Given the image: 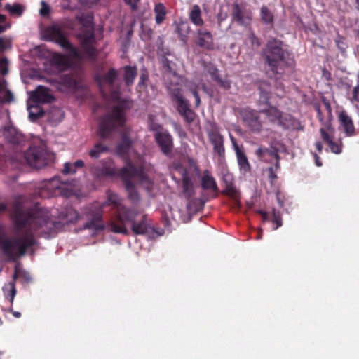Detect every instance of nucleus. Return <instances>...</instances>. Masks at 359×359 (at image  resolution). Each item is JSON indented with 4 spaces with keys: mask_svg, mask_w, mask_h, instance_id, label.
<instances>
[{
    "mask_svg": "<svg viewBox=\"0 0 359 359\" xmlns=\"http://www.w3.org/2000/svg\"><path fill=\"white\" fill-rule=\"evenodd\" d=\"M211 74L212 78L216 81L222 88L225 90H229L231 88V82L227 79H222L219 78L217 73V69H214Z\"/></svg>",
    "mask_w": 359,
    "mask_h": 359,
    "instance_id": "34",
    "label": "nucleus"
},
{
    "mask_svg": "<svg viewBox=\"0 0 359 359\" xmlns=\"http://www.w3.org/2000/svg\"><path fill=\"white\" fill-rule=\"evenodd\" d=\"M187 87L189 89V90L191 91V89L192 88H196V90H197V86L191 83H189L188 85H187Z\"/></svg>",
    "mask_w": 359,
    "mask_h": 359,
    "instance_id": "62",
    "label": "nucleus"
},
{
    "mask_svg": "<svg viewBox=\"0 0 359 359\" xmlns=\"http://www.w3.org/2000/svg\"><path fill=\"white\" fill-rule=\"evenodd\" d=\"M108 150L107 147L101 144H97L95 147L89 151V155L93 158H97L102 153H104Z\"/></svg>",
    "mask_w": 359,
    "mask_h": 359,
    "instance_id": "37",
    "label": "nucleus"
},
{
    "mask_svg": "<svg viewBox=\"0 0 359 359\" xmlns=\"http://www.w3.org/2000/svg\"><path fill=\"white\" fill-rule=\"evenodd\" d=\"M267 120L272 123H277L284 128L292 125V118L290 115L284 114L276 107L270 106L267 109L261 110Z\"/></svg>",
    "mask_w": 359,
    "mask_h": 359,
    "instance_id": "8",
    "label": "nucleus"
},
{
    "mask_svg": "<svg viewBox=\"0 0 359 359\" xmlns=\"http://www.w3.org/2000/svg\"><path fill=\"white\" fill-rule=\"evenodd\" d=\"M209 139L213 144V149L219 156L224 154L223 137L217 131L212 130L209 133Z\"/></svg>",
    "mask_w": 359,
    "mask_h": 359,
    "instance_id": "18",
    "label": "nucleus"
},
{
    "mask_svg": "<svg viewBox=\"0 0 359 359\" xmlns=\"http://www.w3.org/2000/svg\"><path fill=\"white\" fill-rule=\"evenodd\" d=\"M155 20L157 24H161L166 15L165 8L161 3L157 4L154 7Z\"/></svg>",
    "mask_w": 359,
    "mask_h": 359,
    "instance_id": "30",
    "label": "nucleus"
},
{
    "mask_svg": "<svg viewBox=\"0 0 359 359\" xmlns=\"http://www.w3.org/2000/svg\"><path fill=\"white\" fill-rule=\"evenodd\" d=\"M10 311L13 313V316L15 318H20L21 316V313L18 311H15L12 309H10Z\"/></svg>",
    "mask_w": 359,
    "mask_h": 359,
    "instance_id": "59",
    "label": "nucleus"
},
{
    "mask_svg": "<svg viewBox=\"0 0 359 359\" xmlns=\"http://www.w3.org/2000/svg\"><path fill=\"white\" fill-rule=\"evenodd\" d=\"M231 140L233 147L236 154L237 161L240 168V170L243 173L245 174L250 170V165L248 161L247 156H245V153L240 149L233 137H231Z\"/></svg>",
    "mask_w": 359,
    "mask_h": 359,
    "instance_id": "14",
    "label": "nucleus"
},
{
    "mask_svg": "<svg viewBox=\"0 0 359 359\" xmlns=\"http://www.w3.org/2000/svg\"><path fill=\"white\" fill-rule=\"evenodd\" d=\"M330 151L336 154H341L342 151V147L343 144L341 140L339 141V142H334L333 140H331L330 142H327Z\"/></svg>",
    "mask_w": 359,
    "mask_h": 359,
    "instance_id": "38",
    "label": "nucleus"
},
{
    "mask_svg": "<svg viewBox=\"0 0 359 359\" xmlns=\"http://www.w3.org/2000/svg\"><path fill=\"white\" fill-rule=\"evenodd\" d=\"M177 32L180 38V40L186 43L187 36L191 31L190 26L187 22L182 21L177 24Z\"/></svg>",
    "mask_w": 359,
    "mask_h": 359,
    "instance_id": "25",
    "label": "nucleus"
},
{
    "mask_svg": "<svg viewBox=\"0 0 359 359\" xmlns=\"http://www.w3.org/2000/svg\"><path fill=\"white\" fill-rule=\"evenodd\" d=\"M132 224V230L136 234H144L147 231V224L144 219L141 220L138 223H133Z\"/></svg>",
    "mask_w": 359,
    "mask_h": 359,
    "instance_id": "33",
    "label": "nucleus"
},
{
    "mask_svg": "<svg viewBox=\"0 0 359 359\" xmlns=\"http://www.w3.org/2000/svg\"><path fill=\"white\" fill-rule=\"evenodd\" d=\"M178 102L177 110L179 113L184 118L186 121L190 123L194 118V113L189 108L188 104L184 100L182 95L175 97Z\"/></svg>",
    "mask_w": 359,
    "mask_h": 359,
    "instance_id": "16",
    "label": "nucleus"
},
{
    "mask_svg": "<svg viewBox=\"0 0 359 359\" xmlns=\"http://www.w3.org/2000/svg\"><path fill=\"white\" fill-rule=\"evenodd\" d=\"M8 27L9 25L4 26L0 25V33L4 32Z\"/></svg>",
    "mask_w": 359,
    "mask_h": 359,
    "instance_id": "64",
    "label": "nucleus"
},
{
    "mask_svg": "<svg viewBox=\"0 0 359 359\" xmlns=\"http://www.w3.org/2000/svg\"><path fill=\"white\" fill-rule=\"evenodd\" d=\"M189 16L194 25L196 26L203 25L204 21L201 17V10L198 5L195 4L191 7Z\"/></svg>",
    "mask_w": 359,
    "mask_h": 359,
    "instance_id": "23",
    "label": "nucleus"
},
{
    "mask_svg": "<svg viewBox=\"0 0 359 359\" xmlns=\"http://www.w3.org/2000/svg\"><path fill=\"white\" fill-rule=\"evenodd\" d=\"M45 37L47 40L58 43L62 48L68 50L70 55L74 58H80V53L68 41L61 28L54 25L45 30Z\"/></svg>",
    "mask_w": 359,
    "mask_h": 359,
    "instance_id": "4",
    "label": "nucleus"
},
{
    "mask_svg": "<svg viewBox=\"0 0 359 359\" xmlns=\"http://www.w3.org/2000/svg\"><path fill=\"white\" fill-rule=\"evenodd\" d=\"M12 217L16 231L12 238L1 241L5 255L12 259L23 256L27 250L36 244L35 235L43 225L48 224V212L45 208H34L29 211L20 201L13 204Z\"/></svg>",
    "mask_w": 359,
    "mask_h": 359,
    "instance_id": "1",
    "label": "nucleus"
},
{
    "mask_svg": "<svg viewBox=\"0 0 359 359\" xmlns=\"http://www.w3.org/2000/svg\"><path fill=\"white\" fill-rule=\"evenodd\" d=\"M260 16L262 20L266 23H272L273 20V15L271 11L266 6H262L260 10Z\"/></svg>",
    "mask_w": 359,
    "mask_h": 359,
    "instance_id": "35",
    "label": "nucleus"
},
{
    "mask_svg": "<svg viewBox=\"0 0 359 359\" xmlns=\"http://www.w3.org/2000/svg\"><path fill=\"white\" fill-rule=\"evenodd\" d=\"M121 177L125 184L130 201L135 204L140 199L139 194L135 189L134 182H143L146 179L142 169L137 170L134 165L128 163L121 171Z\"/></svg>",
    "mask_w": 359,
    "mask_h": 359,
    "instance_id": "3",
    "label": "nucleus"
},
{
    "mask_svg": "<svg viewBox=\"0 0 359 359\" xmlns=\"http://www.w3.org/2000/svg\"><path fill=\"white\" fill-rule=\"evenodd\" d=\"M224 193L234 199H237L239 195V192L233 184L225 187Z\"/></svg>",
    "mask_w": 359,
    "mask_h": 359,
    "instance_id": "40",
    "label": "nucleus"
},
{
    "mask_svg": "<svg viewBox=\"0 0 359 359\" xmlns=\"http://www.w3.org/2000/svg\"><path fill=\"white\" fill-rule=\"evenodd\" d=\"M223 182L225 187L233 184V178L231 174L227 172L223 175Z\"/></svg>",
    "mask_w": 359,
    "mask_h": 359,
    "instance_id": "49",
    "label": "nucleus"
},
{
    "mask_svg": "<svg viewBox=\"0 0 359 359\" xmlns=\"http://www.w3.org/2000/svg\"><path fill=\"white\" fill-rule=\"evenodd\" d=\"M191 92L193 94L194 97H195L196 106L198 107L200 104V102H201V100H200V97H199V95H198L197 90H196V88H193V89L191 88Z\"/></svg>",
    "mask_w": 359,
    "mask_h": 359,
    "instance_id": "51",
    "label": "nucleus"
},
{
    "mask_svg": "<svg viewBox=\"0 0 359 359\" xmlns=\"http://www.w3.org/2000/svg\"><path fill=\"white\" fill-rule=\"evenodd\" d=\"M13 100L12 93L6 88V81H0V102H10Z\"/></svg>",
    "mask_w": 359,
    "mask_h": 359,
    "instance_id": "26",
    "label": "nucleus"
},
{
    "mask_svg": "<svg viewBox=\"0 0 359 359\" xmlns=\"http://www.w3.org/2000/svg\"><path fill=\"white\" fill-rule=\"evenodd\" d=\"M155 138L163 153L168 154L171 151L172 140L170 134L166 132L156 133Z\"/></svg>",
    "mask_w": 359,
    "mask_h": 359,
    "instance_id": "17",
    "label": "nucleus"
},
{
    "mask_svg": "<svg viewBox=\"0 0 359 359\" xmlns=\"http://www.w3.org/2000/svg\"><path fill=\"white\" fill-rule=\"evenodd\" d=\"M6 210V205L5 203L0 201V212L4 211Z\"/></svg>",
    "mask_w": 359,
    "mask_h": 359,
    "instance_id": "61",
    "label": "nucleus"
},
{
    "mask_svg": "<svg viewBox=\"0 0 359 359\" xmlns=\"http://www.w3.org/2000/svg\"><path fill=\"white\" fill-rule=\"evenodd\" d=\"M5 8H6V9H7L11 13V14H18V15H20L22 13V8L18 4H13V5H11L9 4H7L5 6Z\"/></svg>",
    "mask_w": 359,
    "mask_h": 359,
    "instance_id": "41",
    "label": "nucleus"
},
{
    "mask_svg": "<svg viewBox=\"0 0 359 359\" xmlns=\"http://www.w3.org/2000/svg\"><path fill=\"white\" fill-rule=\"evenodd\" d=\"M111 231L115 233H120L123 234H127L128 230L123 226L117 225L114 223L111 224Z\"/></svg>",
    "mask_w": 359,
    "mask_h": 359,
    "instance_id": "44",
    "label": "nucleus"
},
{
    "mask_svg": "<svg viewBox=\"0 0 359 359\" xmlns=\"http://www.w3.org/2000/svg\"><path fill=\"white\" fill-rule=\"evenodd\" d=\"M72 164L73 167H74L75 169L76 170V168H82L84 165V162L82 160H78Z\"/></svg>",
    "mask_w": 359,
    "mask_h": 359,
    "instance_id": "54",
    "label": "nucleus"
},
{
    "mask_svg": "<svg viewBox=\"0 0 359 359\" xmlns=\"http://www.w3.org/2000/svg\"><path fill=\"white\" fill-rule=\"evenodd\" d=\"M63 173L65 174H74L76 172V169L70 163H66L64 165Z\"/></svg>",
    "mask_w": 359,
    "mask_h": 359,
    "instance_id": "48",
    "label": "nucleus"
},
{
    "mask_svg": "<svg viewBox=\"0 0 359 359\" xmlns=\"http://www.w3.org/2000/svg\"><path fill=\"white\" fill-rule=\"evenodd\" d=\"M241 116L243 121L255 133H259L262 129V123L259 120L257 112L250 109H244L241 111Z\"/></svg>",
    "mask_w": 359,
    "mask_h": 359,
    "instance_id": "9",
    "label": "nucleus"
},
{
    "mask_svg": "<svg viewBox=\"0 0 359 359\" xmlns=\"http://www.w3.org/2000/svg\"><path fill=\"white\" fill-rule=\"evenodd\" d=\"M195 43L201 48L212 50L214 48L213 36L206 29H199L196 34Z\"/></svg>",
    "mask_w": 359,
    "mask_h": 359,
    "instance_id": "12",
    "label": "nucleus"
},
{
    "mask_svg": "<svg viewBox=\"0 0 359 359\" xmlns=\"http://www.w3.org/2000/svg\"><path fill=\"white\" fill-rule=\"evenodd\" d=\"M147 79V75L142 74L140 77L139 85L144 84V80Z\"/></svg>",
    "mask_w": 359,
    "mask_h": 359,
    "instance_id": "60",
    "label": "nucleus"
},
{
    "mask_svg": "<svg viewBox=\"0 0 359 359\" xmlns=\"http://www.w3.org/2000/svg\"><path fill=\"white\" fill-rule=\"evenodd\" d=\"M264 55L265 61L271 69L277 73L276 69L283 59V52L279 42L276 40L269 41L264 52Z\"/></svg>",
    "mask_w": 359,
    "mask_h": 359,
    "instance_id": "6",
    "label": "nucleus"
},
{
    "mask_svg": "<svg viewBox=\"0 0 359 359\" xmlns=\"http://www.w3.org/2000/svg\"><path fill=\"white\" fill-rule=\"evenodd\" d=\"M138 212L135 209H128L124 207L117 215V217L121 223L129 222L130 224L135 222Z\"/></svg>",
    "mask_w": 359,
    "mask_h": 359,
    "instance_id": "20",
    "label": "nucleus"
},
{
    "mask_svg": "<svg viewBox=\"0 0 359 359\" xmlns=\"http://www.w3.org/2000/svg\"><path fill=\"white\" fill-rule=\"evenodd\" d=\"M116 76H117L116 71H115L113 69H110L105 74V76L101 80L99 81L101 89L102 90V88H104V86L106 84H108L109 86L112 85L114 83V81L116 79Z\"/></svg>",
    "mask_w": 359,
    "mask_h": 359,
    "instance_id": "28",
    "label": "nucleus"
},
{
    "mask_svg": "<svg viewBox=\"0 0 359 359\" xmlns=\"http://www.w3.org/2000/svg\"><path fill=\"white\" fill-rule=\"evenodd\" d=\"M340 126L344 130L346 136H353L355 134V127L352 118L344 111L339 113L338 116Z\"/></svg>",
    "mask_w": 359,
    "mask_h": 359,
    "instance_id": "15",
    "label": "nucleus"
},
{
    "mask_svg": "<svg viewBox=\"0 0 359 359\" xmlns=\"http://www.w3.org/2000/svg\"><path fill=\"white\" fill-rule=\"evenodd\" d=\"M202 187L204 189H217V184L215 180L212 177L209 175L208 171H205L202 177Z\"/></svg>",
    "mask_w": 359,
    "mask_h": 359,
    "instance_id": "27",
    "label": "nucleus"
},
{
    "mask_svg": "<svg viewBox=\"0 0 359 359\" xmlns=\"http://www.w3.org/2000/svg\"><path fill=\"white\" fill-rule=\"evenodd\" d=\"M166 78V87L175 97L181 95L180 86L184 81V79L175 72H169Z\"/></svg>",
    "mask_w": 359,
    "mask_h": 359,
    "instance_id": "13",
    "label": "nucleus"
},
{
    "mask_svg": "<svg viewBox=\"0 0 359 359\" xmlns=\"http://www.w3.org/2000/svg\"><path fill=\"white\" fill-rule=\"evenodd\" d=\"M30 99L34 104L49 103L54 100V97L48 88L39 86L32 92Z\"/></svg>",
    "mask_w": 359,
    "mask_h": 359,
    "instance_id": "11",
    "label": "nucleus"
},
{
    "mask_svg": "<svg viewBox=\"0 0 359 359\" xmlns=\"http://www.w3.org/2000/svg\"><path fill=\"white\" fill-rule=\"evenodd\" d=\"M320 133L323 140L327 143L334 139V128L332 126L330 121L327 122L324 126L320 128Z\"/></svg>",
    "mask_w": 359,
    "mask_h": 359,
    "instance_id": "24",
    "label": "nucleus"
},
{
    "mask_svg": "<svg viewBox=\"0 0 359 359\" xmlns=\"http://www.w3.org/2000/svg\"><path fill=\"white\" fill-rule=\"evenodd\" d=\"M79 39L83 49L90 56H93L95 53L94 43L95 38L93 28L88 27L85 30L79 34Z\"/></svg>",
    "mask_w": 359,
    "mask_h": 359,
    "instance_id": "10",
    "label": "nucleus"
},
{
    "mask_svg": "<svg viewBox=\"0 0 359 359\" xmlns=\"http://www.w3.org/2000/svg\"><path fill=\"white\" fill-rule=\"evenodd\" d=\"M113 205V207L116 210L117 215L125 207L123 205L122 200L119 198V196L111 191H107V200L103 205Z\"/></svg>",
    "mask_w": 359,
    "mask_h": 359,
    "instance_id": "22",
    "label": "nucleus"
},
{
    "mask_svg": "<svg viewBox=\"0 0 359 359\" xmlns=\"http://www.w3.org/2000/svg\"><path fill=\"white\" fill-rule=\"evenodd\" d=\"M53 61L55 63L58 65L60 67H63L67 65V61L65 57L60 55H56L53 57Z\"/></svg>",
    "mask_w": 359,
    "mask_h": 359,
    "instance_id": "45",
    "label": "nucleus"
},
{
    "mask_svg": "<svg viewBox=\"0 0 359 359\" xmlns=\"http://www.w3.org/2000/svg\"><path fill=\"white\" fill-rule=\"evenodd\" d=\"M140 0H126V1L128 3V4H131L132 6H133L135 4L137 3Z\"/></svg>",
    "mask_w": 359,
    "mask_h": 359,
    "instance_id": "63",
    "label": "nucleus"
},
{
    "mask_svg": "<svg viewBox=\"0 0 359 359\" xmlns=\"http://www.w3.org/2000/svg\"><path fill=\"white\" fill-rule=\"evenodd\" d=\"M4 136L8 139V140L13 144H16L18 142V137H13V138H9L8 136V133L6 132L4 133Z\"/></svg>",
    "mask_w": 359,
    "mask_h": 359,
    "instance_id": "55",
    "label": "nucleus"
},
{
    "mask_svg": "<svg viewBox=\"0 0 359 359\" xmlns=\"http://www.w3.org/2000/svg\"><path fill=\"white\" fill-rule=\"evenodd\" d=\"M233 21L243 27H249L252 21V13L245 4H235L231 11Z\"/></svg>",
    "mask_w": 359,
    "mask_h": 359,
    "instance_id": "7",
    "label": "nucleus"
},
{
    "mask_svg": "<svg viewBox=\"0 0 359 359\" xmlns=\"http://www.w3.org/2000/svg\"><path fill=\"white\" fill-rule=\"evenodd\" d=\"M116 174V170L112 164H110L109 166L103 168L101 171V175L103 176H114Z\"/></svg>",
    "mask_w": 359,
    "mask_h": 359,
    "instance_id": "42",
    "label": "nucleus"
},
{
    "mask_svg": "<svg viewBox=\"0 0 359 359\" xmlns=\"http://www.w3.org/2000/svg\"><path fill=\"white\" fill-rule=\"evenodd\" d=\"M11 48V40L9 38H0V51H4ZM0 72L5 75L8 72V61L6 59L0 60Z\"/></svg>",
    "mask_w": 359,
    "mask_h": 359,
    "instance_id": "19",
    "label": "nucleus"
},
{
    "mask_svg": "<svg viewBox=\"0 0 359 359\" xmlns=\"http://www.w3.org/2000/svg\"><path fill=\"white\" fill-rule=\"evenodd\" d=\"M182 189L183 194L187 198H189L194 194L193 184L186 174L182 177Z\"/></svg>",
    "mask_w": 359,
    "mask_h": 359,
    "instance_id": "29",
    "label": "nucleus"
},
{
    "mask_svg": "<svg viewBox=\"0 0 359 359\" xmlns=\"http://www.w3.org/2000/svg\"><path fill=\"white\" fill-rule=\"evenodd\" d=\"M269 177L271 179V180H274L276 178V175L273 173V168H269Z\"/></svg>",
    "mask_w": 359,
    "mask_h": 359,
    "instance_id": "57",
    "label": "nucleus"
},
{
    "mask_svg": "<svg viewBox=\"0 0 359 359\" xmlns=\"http://www.w3.org/2000/svg\"><path fill=\"white\" fill-rule=\"evenodd\" d=\"M273 222L276 224V226L274 228V229H277L278 227L281 226L282 223V219L281 217L276 210H273Z\"/></svg>",
    "mask_w": 359,
    "mask_h": 359,
    "instance_id": "43",
    "label": "nucleus"
},
{
    "mask_svg": "<svg viewBox=\"0 0 359 359\" xmlns=\"http://www.w3.org/2000/svg\"><path fill=\"white\" fill-rule=\"evenodd\" d=\"M267 157H273L276 160H278L279 159V156H278V153L276 151H272V150H269V152H268L266 154V158Z\"/></svg>",
    "mask_w": 359,
    "mask_h": 359,
    "instance_id": "53",
    "label": "nucleus"
},
{
    "mask_svg": "<svg viewBox=\"0 0 359 359\" xmlns=\"http://www.w3.org/2000/svg\"><path fill=\"white\" fill-rule=\"evenodd\" d=\"M250 39L252 45H256L257 46H259V42L253 33L250 34Z\"/></svg>",
    "mask_w": 359,
    "mask_h": 359,
    "instance_id": "52",
    "label": "nucleus"
},
{
    "mask_svg": "<svg viewBox=\"0 0 359 359\" xmlns=\"http://www.w3.org/2000/svg\"><path fill=\"white\" fill-rule=\"evenodd\" d=\"M269 152V150L266 148L259 147L256 151L257 156L263 160H266V154Z\"/></svg>",
    "mask_w": 359,
    "mask_h": 359,
    "instance_id": "47",
    "label": "nucleus"
},
{
    "mask_svg": "<svg viewBox=\"0 0 359 359\" xmlns=\"http://www.w3.org/2000/svg\"><path fill=\"white\" fill-rule=\"evenodd\" d=\"M25 158L27 163L33 168H41L52 160V154L41 147L30 148L25 154Z\"/></svg>",
    "mask_w": 359,
    "mask_h": 359,
    "instance_id": "5",
    "label": "nucleus"
},
{
    "mask_svg": "<svg viewBox=\"0 0 359 359\" xmlns=\"http://www.w3.org/2000/svg\"><path fill=\"white\" fill-rule=\"evenodd\" d=\"M351 100L353 103L359 104V86L353 88V96Z\"/></svg>",
    "mask_w": 359,
    "mask_h": 359,
    "instance_id": "50",
    "label": "nucleus"
},
{
    "mask_svg": "<svg viewBox=\"0 0 359 359\" xmlns=\"http://www.w3.org/2000/svg\"><path fill=\"white\" fill-rule=\"evenodd\" d=\"M131 142L126 135L122 138V142L118 145L117 151L119 154H123L130 146Z\"/></svg>",
    "mask_w": 359,
    "mask_h": 359,
    "instance_id": "39",
    "label": "nucleus"
},
{
    "mask_svg": "<svg viewBox=\"0 0 359 359\" xmlns=\"http://www.w3.org/2000/svg\"><path fill=\"white\" fill-rule=\"evenodd\" d=\"M137 75L136 67H126L125 68V80L127 85L133 83L134 79Z\"/></svg>",
    "mask_w": 359,
    "mask_h": 359,
    "instance_id": "36",
    "label": "nucleus"
},
{
    "mask_svg": "<svg viewBox=\"0 0 359 359\" xmlns=\"http://www.w3.org/2000/svg\"><path fill=\"white\" fill-rule=\"evenodd\" d=\"M5 297L9 299L11 304L13 303L15 296L16 294V289L14 283H8L3 287Z\"/></svg>",
    "mask_w": 359,
    "mask_h": 359,
    "instance_id": "32",
    "label": "nucleus"
},
{
    "mask_svg": "<svg viewBox=\"0 0 359 359\" xmlns=\"http://www.w3.org/2000/svg\"><path fill=\"white\" fill-rule=\"evenodd\" d=\"M27 109L29 111V118L31 121H35L43 114V111L39 106V104H28Z\"/></svg>",
    "mask_w": 359,
    "mask_h": 359,
    "instance_id": "31",
    "label": "nucleus"
},
{
    "mask_svg": "<svg viewBox=\"0 0 359 359\" xmlns=\"http://www.w3.org/2000/svg\"><path fill=\"white\" fill-rule=\"evenodd\" d=\"M41 8L39 11L41 15H42V16L48 15L50 13L49 6L44 1H41Z\"/></svg>",
    "mask_w": 359,
    "mask_h": 359,
    "instance_id": "46",
    "label": "nucleus"
},
{
    "mask_svg": "<svg viewBox=\"0 0 359 359\" xmlns=\"http://www.w3.org/2000/svg\"><path fill=\"white\" fill-rule=\"evenodd\" d=\"M313 156H314V158H315L316 165L317 166H318V167L321 166L322 165V163L320 161L319 156L316 154H314Z\"/></svg>",
    "mask_w": 359,
    "mask_h": 359,
    "instance_id": "56",
    "label": "nucleus"
},
{
    "mask_svg": "<svg viewBox=\"0 0 359 359\" xmlns=\"http://www.w3.org/2000/svg\"><path fill=\"white\" fill-rule=\"evenodd\" d=\"M111 97L118 101V104L110 114L100 119L98 133L102 138L109 137L114 131L124 126L126 121L125 109L131 107V103L128 100H121L116 92L111 93Z\"/></svg>",
    "mask_w": 359,
    "mask_h": 359,
    "instance_id": "2",
    "label": "nucleus"
},
{
    "mask_svg": "<svg viewBox=\"0 0 359 359\" xmlns=\"http://www.w3.org/2000/svg\"><path fill=\"white\" fill-rule=\"evenodd\" d=\"M102 215L100 212L96 213L92 220L87 222L84 225V229L91 230L92 234H95L99 231H101L104 228V224L101 220Z\"/></svg>",
    "mask_w": 359,
    "mask_h": 359,
    "instance_id": "21",
    "label": "nucleus"
},
{
    "mask_svg": "<svg viewBox=\"0 0 359 359\" xmlns=\"http://www.w3.org/2000/svg\"><path fill=\"white\" fill-rule=\"evenodd\" d=\"M315 145H316V147L317 150L318 151V152H321L322 149H323L322 143L320 142H316Z\"/></svg>",
    "mask_w": 359,
    "mask_h": 359,
    "instance_id": "58",
    "label": "nucleus"
}]
</instances>
